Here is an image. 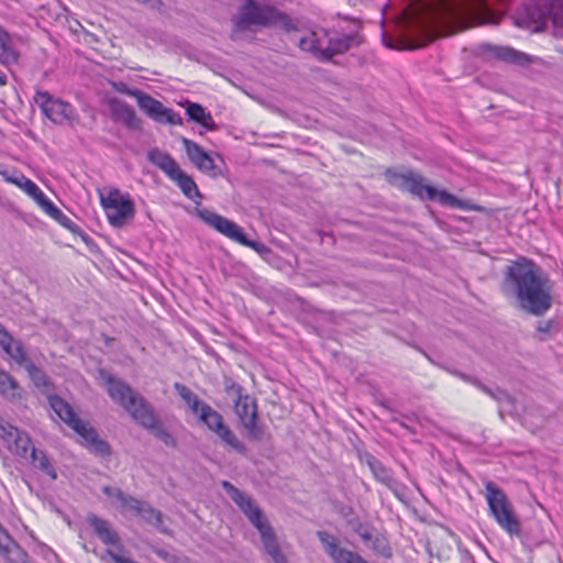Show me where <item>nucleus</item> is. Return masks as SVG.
<instances>
[{
  "mask_svg": "<svg viewBox=\"0 0 563 563\" xmlns=\"http://www.w3.org/2000/svg\"><path fill=\"white\" fill-rule=\"evenodd\" d=\"M500 291L514 299L518 309L534 317L544 316L553 306V283L533 260L518 256L503 271Z\"/></svg>",
  "mask_w": 563,
  "mask_h": 563,
  "instance_id": "f257e3e1",
  "label": "nucleus"
},
{
  "mask_svg": "<svg viewBox=\"0 0 563 563\" xmlns=\"http://www.w3.org/2000/svg\"><path fill=\"white\" fill-rule=\"evenodd\" d=\"M98 377L106 385L107 391L112 400L121 405L137 423L150 430L167 446H176L175 438L163 427L152 405L147 402L144 397L135 393L130 385L115 378L106 369H100Z\"/></svg>",
  "mask_w": 563,
  "mask_h": 563,
  "instance_id": "f03ea898",
  "label": "nucleus"
},
{
  "mask_svg": "<svg viewBox=\"0 0 563 563\" xmlns=\"http://www.w3.org/2000/svg\"><path fill=\"white\" fill-rule=\"evenodd\" d=\"M231 21L234 33L255 32L262 27H280L287 32L297 30L287 13L273 4H262L256 0H243Z\"/></svg>",
  "mask_w": 563,
  "mask_h": 563,
  "instance_id": "7ed1b4c3",
  "label": "nucleus"
},
{
  "mask_svg": "<svg viewBox=\"0 0 563 563\" xmlns=\"http://www.w3.org/2000/svg\"><path fill=\"white\" fill-rule=\"evenodd\" d=\"M174 388L192 413L196 415L210 431L216 433L225 445L240 454H246L247 450L244 443H242L233 431L224 423L223 417L217 410L202 401L187 386L176 383Z\"/></svg>",
  "mask_w": 563,
  "mask_h": 563,
  "instance_id": "20e7f679",
  "label": "nucleus"
},
{
  "mask_svg": "<svg viewBox=\"0 0 563 563\" xmlns=\"http://www.w3.org/2000/svg\"><path fill=\"white\" fill-rule=\"evenodd\" d=\"M48 404L56 416L76 431L91 451L100 455H108L110 453L109 444L99 438L97 431L88 422L77 417L68 402L59 396L53 395L48 397Z\"/></svg>",
  "mask_w": 563,
  "mask_h": 563,
  "instance_id": "39448f33",
  "label": "nucleus"
},
{
  "mask_svg": "<svg viewBox=\"0 0 563 563\" xmlns=\"http://www.w3.org/2000/svg\"><path fill=\"white\" fill-rule=\"evenodd\" d=\"M485 498L488 504L490 515L500 528L511 537L520 536L521 523L504 490L495 483L488 481L485 484Z\"/></svg>",
  "mask_w": 563,
  "mask_h": 563,
  "instance_id": "423d86ee",
  "label": "nucleus"
},
{
  "mask_svg": "<svg viewBox=\"0 0 563 563\" xmlns=\"http://www.w3.org/2000/svg\"><path fill=\"white\" fill-rule=\"evenodd\" d=\"M451 15L462 29L477 24L497 23L498 14L489 0H465L451 10Z\"/></svg>",
  "mask_w": 563,
  "mask_h": 563,
  "instance_id": "0eeeda50",
  "label": "nucleus"
},
{
  "mask_svg": "<svg viewBox=\"0 0 563 563\" xmlns=\"http://www.w3.org/2000/svg\"><path fill=\"white\" fill-rule=\"evenodd\" d=\"M100 202L113 228H122L134 218L135 208L130 195H121L118 188L109 191L108 196L100 195Z\"/></svg>",
  "mask_w": 563,
  "mask_h": 563,
  "instance_id": "6e6552de",
  "label": "nucleus"
},
{
  "mask_svg": "<svg viewBox=\"0 0 563 563\" xmlns=\"http://www.w3.org/2000/svg\"><path fill=\"white\" fill-rule=\"evenodd\" d=\"M120 91L134 97L139 108L152 120L164 124H183V119L178 113L174 112L169 108H166L159 100L153 98L148 93L135 88H129L126 86H123V89Z\"/></svg>",
  "mask_w": 563,
  "mask_h": 563,
  "instance_id": "1a4fd4ad",
  "label": "nucleus"
},
{
  "mask_svg": "<svg viewBox=\"0 0 563 563\" xmlns=\"http://www.w3.org/2000/svg\"><path fill=\"white\" fill-rule=\"evenodd\" d=\"M228 394H234L236 396L235 413L239 417L241 423L247 431L249 435L254 440H261L263 437V430L257 424V405L256 401L249 395L243 394V388L232 383L227 386Z\"/></svg>",
  "mask_w": 563,
  "mask_h": 563,
  "instance_id": "9d476101",
  "label": "nucleus"
},
{
  "mask_svg": "<svg viewBox=\"0 0 563 563\" xmlns=\"http://www.w3.org/2000/svg\"><path fill=\"white\" fill-rule=\"evenodd\" d=\"M221 486L256 529L268 521L261 508L245 493L228 481H223Z\"/></svg>",
  "mask_w": 563,
  "mask_h": 563,
  "instance_id": "9b49d317",
  "label": "nucleus"
},
{
  "mask_svg": "<svg viewBox=\"0 0 563 563\" xmlns=\"http://www.w3.org/2000/svg\"><path fill=\"white\" fill-rule=\"evenodd\" d=\"M221 486L256 529L268 521L261 508L245 493L228 481H223Z\"/></svg>",
  "mask_w": 563,
  "mask_h": 563,
  "instance_id": "f8f14e48",
  "label": "nucleus"
},
{
  "mask_svg": "<svg viewBox=\"0 0 563 563\" xmlns=\"http://www.w3.org/2000/svg\"><path fill=\"white\" fill-rule=\"evenodd\" d=\"M0 438L15 455L29 460L33 446L31 438L24 431L9 422L0 421Z\"/></svg>",
  "mask_w": 563,
  "mask_h": 563,
  "instance_id": "ddd939ff",
  "label": "nucleus"
},
{
  "mask_svg": "<svg viewBox=\"0 0 563 563\" xmlns=\"http://www.w3.org/2000/svg\"><path fill=\"white\" fill-rule=\"evenodd\" d=\"M396 178L400 180L398 187L402 191H408L411 196L420 200H437L440 190L435 187L424 184V178L412 170L397 174Z\"/></svg>",
  "mask_w": 563,
  "mask_h": 563,
  "instance_id": "4468645a",
  "label": "nucleus"
},
{
  "mask_svg": "<svg viewBox=\"0 0 563 563\" xmlns=\"http://www.w3.org/2000/svg\"><path fill=\"white\" fill-rule=\"evenodd\" d=\"M34 101L38 104L43 114L54 123L62 124L71 115V106L54 98L48 91H36Z\"/></svg>",
  "mask_w": 563,
  "mask_h": 563,
  "instance_id": "2eb2a0df",
  "label": "nucleus"
},
{
  "mask_svg": "<svg viewBox=\"0 0 563 563\" xmlns=\"http://www.w3.org/2000/svg\"><path fill=\"white\" fill-rule=\"evenodd\" d=\"M475 53L486 60H501L516 65H523L529 62V57L525 53L518 52L509 46H499L489 43L478 44L475 48Z\"/></svg>",
  "mask_w": 563,
  "mask_h": 563,
  "instance_id": "dca6fc26",
  "label": "nucleus"
},
{
  "mask_svg": "<svg viewBox=\"0 0 563 563\" xmlns=\"http://www.w3.org/2000/svg\"><path fill=\"white\" fill-rule=\"evenodd\" d=\"M317 537L333 563H368L358 553L340 547L339 540L333 534L327 531H318Z\"/></svg>",
  "mask_w": 563,
  "mask_h": 563,
  "instance_id": "f3484780",
  "label": "nucleus"
},
{
  "mask_svg": "<svg viewBox=\"0 0 563 563\" xmlns=\"http://www.w3.org/2000/svg\"><path fill=\"white\" fill-rule=\"evenodd\" d=\"M111 117L115 122L122 123L126 129L131 131L142 130V120L137 117L133 107L126 102L113 98L109 102Z\"/></svg>",
  "mask_w": 563,
  "mask_h": 563,
  "instance_id": "a211bd4d",
  "label": "nucleus"
},
{
  "mask_svg": "<svg viewBox=\"0 0 563 563\" xmlns=\"http://www.w3.org/2000/svg\"><path fill=\"white\" fill-rule=\"evenodd\" d=\"M448 371L450 373L461 377L464 380L471 382L472 384L477 386L483 393H485L486 395L492 397L494 400H496L500 406V411L511 412L515 409V398L510 394H508L506 390H504L499 387L486 386V385L482 384L481 382H478L477 379H471L457 371H454L451 368H448Z\"/></svg>",
  "mask_w": 563,
  "mask_h": 563,
  "instance_id": "6ab92c4d",
  "label": "nucleus"
},
{
  "mask_svg": "<svg viewBox=\"0 0 563 563\" xmlns=\"http://www.w3.org/2000/svg\"><path fill=\"white\" fill-rule=\"evenodd\" d=\"M551 15V9L547 5H540L532 2L525 8V16L517 20L518 25L527 24L534 32H540L545 26Z\"/></svg>",
  "mask_w": 563,
  "mask_h": 563,
  "instance_id": "aec40b11",
  "label": "nucleus"
},
{
  "mask_svg": "<svg viewBox=\"0 0 563 563\" xmlns=\"http://www.w3.org/2000/svg\"><path fill=\"white\" fill-rule=\"evenodd\" d=\"M5 180L16 185L22 188L30 197H32L36 203L46 211L48 207L53 203L45 194L40 189V187L31 179L25 177L23 174H16L13 176H8L7 173H3Z\"/></svg>",
  "mask_w": 563,
  "mask_h": 563,
  "instance_id": "412c9836",
  "label": "nucleus"
},
{
  "mask_svg": "<svg viewBox=\"0 0 563 563\" xmlns=\"http://www.w3.org/2000/svg\"><path fill=\"white\" fill-rule=\"evenodd\" d=\"M256 530L261 534L265 552L272 558L274 563H288L286 556L280 550L276 533L271 523L268 521L264 522V525L258 527Z\"/></svg>",
  "mask_w": 563,
  "mask_h": 563,
  "instance_id": "4be33fe9",
  "label": "nucleus"
},
{
  "mask_svg": "<svg viewBox=\"0 0 563 563\" xmlns=\"http://www.w3.org/2000/svg\"><path fill=\"white\" fill-rule=\"evenodd\" d=\"M0 554L8 563H25L26 552L0 526Z\"/></svg>",
  "mask_w": 563,
  "mask_h": 563,
  "instance_id": "5701e85b",
  "label": "nucleus"
},
{
  "mask_svg": "<svg viewBox=\"0 0 563 563\" xmlns=\"http://www.w3.org/2000/svg\"><path fill=\"white\" fill-rule=\"evenodd\" d=\"M102 493L110 498L117 499L120 503V508L122 512L130 511L137 516L144 503L143 500H140L131 495L125 494L119 487L103 486Z\"/></svg>",
  "mask_w": 563,
  "mask_h": 563,
  "instance_id": "b1692460",
  "label": "nucleus"
},
{
  "mask_svg": "<svg viewBox=\"0 0 563 563\" xmlns=\"http://www.w3.org/2000/svg\"><path fill=\"white\" fill-rule=\"evenodd\" d=\"M20 53L14 46L13 36L0 25V63L11 66L19 63Z\"/></svg>",
  "mask_w": 563,
  "mask_h": 563,
  "instance_id": "393cba45",
  "label": "nucleus"
},
{
  "mask_svg": "<svg viewBox=\"0 0 563 563\" xmlns=\"http://www.w3.org/2000/svg\"><path fill=\"white\" fill-rule=\"evenodd\" d=\"M88 523L104 544L117 545L120 543L119 534L111 529L107 520L92 515L88 517Z\"/></svg>",
  "mask_w": 563,
  "mask_h": 563,
  "instance_id": "a878e982",
  "label": "nucleus"
},
{
  "mask_svg": "<svg viewBox=\"0 0 563 563\" xmlns=\"http://www.w3.org/2000/svg\"><path fill=\"white\" fill-rule=\"evenodd\" d=\"M146 156L151 164L162 169L168 177L179 168L177 162L168 153L161 151L158 147L148 150Z\"/></svg>",
  "mask_w": 563,
  "mask_h": 563,
  "instance_id": "bb28decb",
  "label": "nucleus"
},
{
  "mask_svg": "<svg viewBox=\"0 0 563 563\" xmlns=\"http://www.w3.org/2000/svg\"><path fill=\"white\" fill-rule=\"evenodd\" d=\"M198 217L208 225L216 229L218 232L223 234L224 236L228 235L231 227L234 224V221L224 218L209 209H198L197 210Z\"/></svg>",
  "mask_w": 563,
  "mask_h": 563,
  "instance_id": "cd10ccee",
  "label": "nucleus"
},
{
  "mask_svg": "<svg viewBox=\"0 0 563 563\" xmlns=\"http://www.w3.org/2000/svg\"><path fill=\"white\" fill-rule=\"evenodd\" d=\"M356 25V30L351 32L350 34H338L329 38L330 44L334 47V52L338 54H344L347 52L353 45H360L361 38L358 36L360 25L356 21H353Z\"/></svg>",
  "mask_w": 563,
  "mask_h": 563,
  "instance_id": "c85d7f7f",
  "label": "nucleus"
},
{
  "mask_svg": "<svg viewBox=\"0 0 563 563\" xmlns=\"http://www.w3.org/2000/svg\"><path fill=\"white\" fill-rule=\"evenodd\" d=\"M172 180L176 181L178 187L181 189L183 194L189 198L192 199L194 197L201 198V194L195 183V180L187 175L185 172H183L180 168H177V170L170 175L169 177Z\"/></svg>",
  "mask_w": 563,
  "mask_h": 563,
  "instance_id": "c756f323",
  "label": "nucleus"
},
{
  "mask_svg": "<svg viewBox=\"0 0 563 563\" xmlns=\"http://www.w3.org/2000/svg\"><path fill=\"white\" fill-rule=\"evenodd\" d=\"M27 461L31 462L34 467L48 475L52 479L57 478L54 465L43 451H37L35 448H32L31 455Z\"/></svg>",
  "mask_w": 563,
  "mask_h": 563,
  "instance_id": "7c9ffc66",
  "label": "nucleus"
},
{
  "mask_svg": "<svg viewBox=\"0 0 563 563\" xmlns=\"http://www.w3.org/2000/svg\"><path fill=\"white\" fill-rule=\"evenodd\" d=\"M0 394L10 400L21 397V387L7 372H0Z\"/></svg>",
  "mask_w": 563,
  "mask_h": 563,
  "instance_id": "2f4dec72",
  "label": "nucleus"
},
{
  "mask_svg": "<svg viewBox=\"0 0 563 563\" xmlns=\"http://www.w3.org/2000/svg\"><path fill=\"white\" fill-rule=\"evenodd\" d=\"M137 516H140L145 522L152 525L161 532H166L163 528V514L152 507L147 501H144Z\"/></svg>",
  "mask_w": 563,
  "mask_h": 563,
  "instance_id": "473e14b6",
  "label": "nucleus"
},
{
  "mask_svg": "<svg viewBox=\"0 0 563 563\" xmlns=\"http://www.w3.org/2000/svg\"><path fill=\"white\" fill-rule=\"evenodd\" d=\"M366 464L368 465L374 477L378 482L386 484V485L390 484V482L393 481L391 473L380 461H378L373 455L367 454L366 455Z\"/></svg>",
  "mask_w": 563,
  "mask_h": 563,
  "instance_id": "72a5a7b5",
  "label": "nucleus"
},
{
  "mask_svg": "<svg viewBox=\"0 0 563 563\" xmlns=\"http://www.w3.org/2000/svg\"><path fill=\"white\" fill-rule=\"evenodd\" d=\"M440 205L446 207L459 208L462 210H478L476 205L471 203L467 200H462L454 195L448 192L446 190H440L438 199Z\"/></svg>",
  "mask_w": 563,
  "mask_h": 563,
  "instance_id": "f704fd0d",
  "label": "nucleus"
},
{
  "mask_svg": "<svg viewBox=\"0 0 563 563\" xmlns=\"http://www.w3.org/2000/svg\"><path fill=\"white\" fill-rule=\"evenodd\" d=\"M45 212L55 221H57L60 225L68 229L70 232H79V227L66 214H64V212L54 203H52Z\"/></svg>",
  "mask_w": 563,
  "mask_h": 563,
  "instance_id": "c9c22d12",
  "label": "nucleus"
},
{
  "mask_svg": "<svg viewBox=\"0 0 563 563\" xmlns=\"http://www.w3.org/2000/svg\"><path fill=\"white\" fill-rule=\"evenodd\" d=\"M199 170L203 173H208L209 175L216 177L221 175V172L218 169L214 164L213 158L206 152L197 162L194 164Z\"/></svg>",
  "mask_w": 563,
  "mask_h": 563,
  "instance_id": "e433bc0d",
  "label": "nucleus"
},
{
  "mask_svg": "<svg viewBox=\"0 0 563 563\" xmlns=\"http://www.w3.org/2000/svg\"><path fill=\"white\" fill-rule=\"evenodd\" d=\"M417 29L420 32H422V35L420 37L411 40L410 44L408 45V48H419L432 41L431 31L429 30V26L424 22L419 21Z\"/></svg>",
  "mask_w": 563,
  "mask_h": 563,
  "instance_id": "4c0bfd02",
  "label": "nucleus"
},
{
  "mask_svg": "<svg viewBox=\"0 0 563 563\" xmlns=\"http://www.w3.org/2000/svg\"><path fill=\"white\" fill-rule=\"evenodd\" d=\"M181 142L192 164H195V162H197L206 153L202 146L191 140L183 137Z\"/></svg>",
  "mask_w": 563,
  "mask_h": 563,
  "instance_id": "58836bf2",
  "label": "nucleus"
},
{
  "mask_svg": "<svg viewBox=\"0 0 563 563\" xmlns=\"http://www.w3.org/2000/svg\"><path fill=\"white\" fill-rule=\"evenodd\" d=\"M181 142L192 164H195V162H197L206 153L202 146L191 140L183 137Z\"/></svg>",
  "mask_w": 563,
  "mask_h": 563,
  "instance_id": "ea45409f",
  "label": "nucleus"
},
{
  "mask_svg": "<svg viewBox=\"0 0 563 563\" xmlns=\"http://www.w3.org/2000/svg\"><path fill=\"white\" fill-rule=\"evenodd\" d=\"M205 113L206 109L201 104L186 101V114L188 115L189 120L199 124L202 121Z\"/></svg>",
  "mask_w": 563,
  "mask_h": 563,
  "instance_id": "a19ab883",
  "label": "nucleus"
},
{
  "mask_svg": "<svg viewBox=\"0 0 563 563\" xmlns=\"http://www.w3.org/2000/svg\"><path fill=\"white\" fill-rule=\"evenodd\" d=\"M372 542V549L379 553L384 558H390L393 552L390 547L388 545L387 541L383 537H373Z\"/></svg>",
  "mask_w": 563,
  "mask_h": 563,
  "instance_id": "79ce46f5",
  "label": "nucleus"
},
{
  "mask_svg": "<svg viewBox=\"0 0 563 563\" xmlns=\"http://www.w3.org/2000/svg\"><path fill=\"white\" fill-rule=\"evenodd\" d=\"M319 44V40L316 38V35L312 33L309 36L301 37L299 40L298 46L300 47V49L305 52H310L313 55H316Z\"/></svg>",
  "mask_w": 563,
  "mask_h": 563,
  "instance_id": "37998d69",
  "label": "nucleus"
},
{
  "mask_svg": "<svg viewBox=\"0 0 563 563\" xmlns=\"http://www.w3.org/2000/svg\"><path fill=\"white\" fill-rule=\"evenodd\" d=\"M560 323L555 319L542 320L538 322L537 330L541 334H552L558 332Z\"/></svg>",
  "mask_w": 563,
  "mask_h": 563,
  "instance_id": "c03bdc74",
  "label": "nucleus"
},
{
  "mask_svg": "<svg viewBox=\"0 0 563 563\" xmlns=\"http://www.w3.org/2000/svg\"><path fill=\"white\" fill-rule=\"evenodd\" d=\"M227 238L230 240L244 245L247 243V235L244 233L243 229L234 222V224L231 227Z\"/></svg>",
  "mask_w": 563,
  "mask_h": 563,
  "instance_id": "a18cd8bd",
  "label": "nucleus"
},
{
  "mask_svg": "<svg viewBox=\"0 0 563 563\" xmlns=\"http://www.w3.org/2000/svg\"><path fill=\"white\" fill-rule=\"evenodd\" d=\"M13 336L7 331V329L0 323V345L4 352H12Z\"/></svg>",
  "mask_w": 563,
  "mask_h": 563,
  "instance_id": "49530a36",
  "label": "nucleus"
},
{
  "mask_svg": "<svg viewBox=\"0 0 563 563\" xmlns=\"http://www.w3.org/2000/svg\"><path fill=\"white\" fill-rule=\"evenodd\" d=\"M334 55L339 54L334 52V47L329 43L328 47L324 49L319 45L314 56L321 62H330Z\"/></svg>",
  "mask_w": 563,
  "mask_h": 563,
  "instance_id": "de8ad7c7",
  "label": "nucleus"
},
{
  "mask_svg": "<svg viewBox=\"0 0 563 563\" xmlns=\"http://www.w3.org/2000/svg\"><path fill=\"white\" fill-rule=\"evenodd\" d=\"M244 246H249L257 252L260 255L265 256L272 252V250L264 243L258 241H253L247 238V243Z\"/></svg>",
  "mask_w": 563,
  "mask_h": 563,
  "instance_id": "09e8293b",
  "label": "nucleus"
},
{
  "mask_svg": "<svg viewBox=\"0 0 563 563\" xmlns=\"http://www.w3.org/2000/svg\"><path fill=\"white\" fill-rule=\"evenodd\" d=\"M27 372L37 386L45 384V375L40 368L30 364L27 365Z\"/></svg>",
  "mask_w": 563,
  "mask_h": 563,
  "instance_id": "8fccbe9b",
  "label": "nucleus"
},
{
  "mask_svg": "<svg viewBox=\"0 0 563 563\" xmlns=\"http://www.w3.org/2000/svg\"><path fill=\"white\" fill-rule=\"evenodd\" d=\"M355 532L360 536V538L365 542V543H369L372 540H373V533H372V529L364 525V523H360L356 528H355Z\"/></svg>",
  "mask_w": 563,
  "mask_h": 563,
  "instance_id": "3c124183",
  "label": "nucleus"
},
{
  "mask_svg": "<svg viewBox=\"0 0 563 563\" xmlns=\"http://www.w3.org/2000/svg\"><path fill=\"white\" fill-rule=\"evenodd\" d=\"M199 124L202 125L205 129H207L209 131H217L218 130V125L214 122L211 113L207 112V111H206V113H205V115L202 118V121Z\"/></svg>",
  "mask_w": 563,
  "mask_h": 563,
  "instance_id": "603ef678",
  "label": "nucleus"
},
{
  "mask_svg": "<svg viewBox=\"0 0 563 563\" xmlns=\"http://www.w3.org/2000/svg\"><path fill=\"white\" fill-rule=\"evenodd\" d=\"M81 238V240L85 242V244L90 249L93 250L97 245L91 236H89L87 233H85L80 228L79 232L76 233Z\"/></svg>",
  "mask_w": 563,
  "mask_h": 563,
  "instance_id": "864d4df0",
  "label": "nucleus"
},
{
  "mask_svg": "<svg viewBox=\"0 0 563 563\" xmlns=\"http://www.w3.org/2000/svg\"><path fill=\"white\" fill-rule=\"evenodd\" d=\"M143 4H147L151 9L161 10L164 5L162 0H137Z\"/></svg>",
  "mask_w": 563,
  "mask_h": 563,
  "instance_id": "5fc2aeb1",
  "label": "nucleus"
},
{
  "mask_svg": "<svg viewBox=\"0 0 563 563\" xmlns=\"http://www.w3.org/2000/svg\"><path fill=\"white\" fill-rule=\"evenodd\" d=\"M13 356V358L19 362V363H23L26 361V354H22V353H19V354H11Z\"/></svg>",
  "mask_w": 563,
  "mask_h": 563,
  "instance_id": "6e6d98bb",
  "label": "nucleus"
},
{
  "mask_svg": "<svg viewBox=\"0 0 563 563\" xmlns=\"http://www.w3.org/2000/svg\"><path fill=\"white\" fill-rule=\"evenodd\" d=\"M7 84V76L4 74H0V86H4Z\"/></svg>",
  "mask_w": 563,
  "mask_h": 563,
  "instance_id": "4d7b16f0",
  "label": "nucleus"
},
{
  "mask_svg": "<svg viewBox=\"0 0 563 563\" xmlns=\"http://www.w3.org/2000/svg\"><path fill=\"white\" fill-rule=\"evenodd\" d=\"M424 355L428 357V360H429V361L434 362V361H433V358L430 356V354H429V353H426Z\"/></svg>",
  "mask_w": 563,
  "mask_h": 563,
  "instance_id": "13d9d810",
  "label": "nucleus"
},
{
  "mask_svg": "<svg viewBox=\"0 0 563 563\" xmlns=\"http://www.w3.org/2000/svg\"><path fill=\"white\" fill-rule=\"evenodd\" d=\"M465 563H474L473 559L468 558Z\"/></svg>",
  "mask_w": 563,
  "mask_h": 563,
  "instance_id": "bf43d9fd",
  "label": "nucleus"
},
{
  "mask_svg": "<svg viewBox=\"0 0 563 563\" xmlns=\"http://www.w3.org/2000/svg\"><path fill=\"white\" fill-rule=\"evenodd\" d=\"M16 352H22V347L20 345L16 346Z\"/></svg>",
  "mask_w": 563,
  "mask_h": 563,
  "instance_id": "052dcab7",
  "label": "nucleus"
}]
</instances>
